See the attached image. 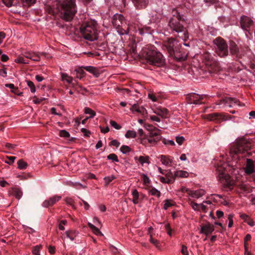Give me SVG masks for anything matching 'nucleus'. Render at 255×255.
<instances>
[{
  "instance_id": "nucleus-19",
  "label": "nucleus",
  "mask_w": 255,
  "mask_h": 255,
  "mask_svg": "<svg viewBox=\"0 0 255 255\" xmlns=\"http://www.w3.org/2000/svg\"><path fill=\"white\" fill-rule=\"evenodd\" d=\"M153 113L162 118H166L169 115L168 110L162 107H160L154 110Z\"/></svg>"
},
{
  "instance_id": "nucleus-17",
  "label": "nucleus",
  "mask_w": 255,
  "mask_h": 255,
  "mask_svg": "<svg viewBox=\"0 0 255 255\" xmlns=\"http://www.w3.org/2000/svg\"><path fill=\"white\" fill-rule=\"evenodd\" d=\"M162 165L168 167L171 165L173 160L170 156L165 155H160L158 157Z\"/></svg>"
},
{
  "instance_id": "nucleus-50",
  "label": "nucleus",
  "mask_w": 255,
  "mask_h": 255,
  "mask_svg": "<svg viewBox=\"0 0 255 255\" xmlns=\"http://www.w3.org/2000/svg\"><path fill=\"white\" fill-rule=\"evenodd\" d=\"M15 61L16 63H22V64H27L28 61H26L23 57H19L15 59Z\"/></svg>"
},
{
  "instance_id": "nucleus-42",
  "label": "nucleus",
  "mask_w": 255,
  "mask_h": 255,
  "mask_svg": "<svg viewBox=\"0 0 255 255\" xmlns=\"http://www.w3.org/2000/svg\"><path fill=\"white\" fill-rule=\"evenodd\" d=\"M107 158L108 159L111 160L114 162H118L119 161L117 155L114 153L110 154L108 155Z\"/></svg>"
},
{
  "instance_id": "nucleus-2",
  "label": "nucleus",
  "mask_w": 255,
  "mask_h": 255,
  "mask_svg": "<svg viewBox=\"0 0 255 255\" xmlns=\"http://www.w3.org/2000/svg\"><path fill=\"white\" fill-rule=\"evenodd\" d=\"M80 32L86 40L93 41L98 38L97 22L94 20L82 24L80 28Z\"/></svg>"
},
{
  "instance_id": "nucleus-40",
  "label": "nucleus",
  "mask_w": 255,
  "mask_h": 255,
  "mask_svg": "<svg viewBox=\"0 0 255 255\" xmlns=\"http://www.w3.org/2000/svg\"><path fill=\"white\" fill-rule=\"evenodd\" d=\"M17 163L18 167L20 169H24L27 166V164L22 159L19 160L17 161Z\"/></svg>"
},
{
  "instance_id": "nucleus-14",
  "label": "nucleus",
  "mask_w": 255,
  "mask_h": 255,
  "mask_svg": "<svg viewBox=\"0 0 255 255\" xmlns=\"http://www.w3.org/2000/svg\"><path fill=\"white\" fill-rule=\"evenodd\" d=\"M214 230L215 227L214 225L208 223L201 226L200 233L208 236L212 234Z\"/></svg>"
},
{
  "instance_id": "nucleus-34",
  "label": "nucleus",
  "mask_w": 255,
  "mask_h": 255,
  "mask_svg": "<svg viewBox=\"0 0 255 255\" xmlns=\"http://www.w3.org/2000/svg\"><path fill=\"white\" fill-rule=\"evenodd\" d=\"M12 194L17 199H20L22 196V193L20 189L17 188L12 189Z\"/></svg>"
},
{
  "instance_id": "nucleus-46",
  "label": "nucleus",
  "mask_w": 255,
  "mask_h": 255,
  "mask_svg": "<svg viewBox=\"0 0 255 255\" xmlns=\"http://www.w3.org/2000/svg\"><path fill=\"white\" fill-rule=\"evenodd\" d=\"M59 135L61 137H68L70 136L69 133L65 130H61L59 131Z\"/></svg>"
},
{
  "instance_id": "nucleus-39",
  "label": "nucleus",
  "mask_w": 255,
  "mask_h": 255,
  "mask_svg": "<svg viewBox=\"0 0 255 255\" xmlns=\"http://www.w3.org/2000/svg\"><path fill=\"white\" fill-rule=\"evenodd\" d=\"M116 178V177L114 175H111L106 176L104 178L105 181V185L107 186L110 182H111L113 180Z\"/></svg>"
},
{
  "instance_id": "nucleus-51",
  "label": "nucleus",
  "mask_w": 255,
  "mask_h": 255,
  "mask_svg": "<svg viewBox=\"0 0 255 255\" xmlns=\"http://www.w3.org/2000/svg\"><path fill=\"white\" fill-rule=\"evenodd\" d=\"M181 252L183 255H189V252L188 251L187 247L183 245H182V249L181 250Z\"/></svg>"
},
{
  "instance_id": "nucleus-16",
  "label": "nucleus",
  "mask_w": 255,
  "mask_h": 255,
  "mask_svg": "<svg viewBox=\"0 0 255 255\" xmlns=\"http://www.w3.org/2000/svg\"><path fill=\"white\" fill-rule=\"evenodd\" d=\"M61 199V196L58 195H55L52 197H50L47 200H45L42 203V206L45 208H47L54 205L55 203L59 201Z\"/></svg>"
},
{
  "instance_id": "nucleus-63",
  "label": "nucleus",
  "mask_w": 255,
  "mask_h": 255,
  "mask_svg": "<svg viewBox=\"0 0 255 255\" xmlns=\"http://www.w3.org/2000/svg\"><path fill=\"white\" fill-rule=\"evenodd\" d=\"M181 191L183 193H187L189 196L190 192H191V190L185 187H182L181 188Z\"/></svg>"
},
{
  "instance_id": "nucleus-9",
  "label": "nucleus",
  "mask_w": 255,
  "mask_h": 255,
  "mask_svg": "<svg viewBox=\"0 0 255 255\" xmlns=\"http://www.w3.org/2000/svg\"><path fill=\"white\" fill-rule=\"evenodd\" d=\"M245 149L244 145L241 142L234 143L230 149V155L233 157L237 155L239 153H243L245 152Z\"/></svg>"
},
{
  "instance_id": "nucleus-1",
  "label": "nucleus",
  "mask_w": 255,
  "mask_h": 255,
  "mask_svg": "<svg viewBox=\"0 0 255 255\" xmlns=\"http://www.w3.org/2000/svg\"><path fill=\"white\" fill-rule=\"evenodd\" d=\"M217 170L218 172V178L219 180L225 186L230 187L232 186L234 182L231 179L229 173H232L234 170V163H229L219 160V162L216 163Z\"/></svg>"
},
{
  "instance_id": "nucleus-62",
  "label": "nucleus",
  "mask_w": 255,
  "mask_h": 255,
  "mask_svg": "<svg viewBox=\"0 0 255 255\" xmlns=\"http://www.w3.org/2000/svg\"><path fill=\"white\" fill-rule=\"evenodd\" d=\"M111 145L118 147L120 146V143L117 140L115 139V140H113L111 141Z\"/></svg>"
},
{
  "instance_id": "nucleus-44",
  "label": "nucleus",
  "mask_w": 255,
  "mask_h": 255,
  "mask_svg": "<svg viewBox=\"0 0 255 255\" xmlns=\"http://www.w3.org/2000/svg\"><path fill=\"white\" fill-rule=\"evenodd\" d=\"M26 82L27 83V86L30 89V91L32 93H35L36 91V89H35V87L34 83L32 81H29V80H27Z\"/></svg>"
},
{
  "instance_id": "nucleus-45",
  "label": "nucleus",
  "mask_w": 255,
  "mask_h": 255,
  "mask_svg": "<svg viewBox=\"0 0 255 255\" xmlns=\"http://www.w3.org/2000/svg\"><path fill=\"white\" fill-rule=\"evenodd\" d=\"M208 120L210 121H216L218 119L219 115L217 114L213 113L207 116Z\"/></svg>"
},
{
  "instance_id": "nucleus-26",
  "label": "nucleus",
  "mask_w": 255,
  "mask_h": 255,
  "mask_svg": "<svg viewBox=\"0 0 255 255\" xmlns=\"http://www.w3.org/2000/svg\"><path fill=\"white\" fill-rule=\"evenodd\" d=\"M141 181L144 186V188L146 190L148 189L151 186V180L147 176V175L144 173L141 174Z\"/></svg>"
},
{
  "instance_id": "nucleus-49",
  "label": "nucleus",
  "mask_w": 255,
  "mask_h": 255,
  "mask_svg": "<svg viewBox=\"0 0 255 255\" xmlns=\"http://www.w3.org/2000/svg\"><path fill=\"white\" fill-rule=\"evenodd\" d=\"M14 0H1L3 3L6 6H11L13 3Z\"/></svg>"
},
{
  "instance_id": "nucleus-57",
  "label": "nucleus",
  "mask_w": 255,
  "mask_h": 255,
  "mask_svg": "<svg viewBox=\"0 0 255 255\" xmlns=\"http://www.w3.org/2000/svg\"><path fill=\"white\" fill-rule=\"evenodd\" d=\"M163 142L164 144H169L171 145H175L174 141L173 140H167V139H164Z\"/></svg>"
},
{
  "instance_id": "nucleus-29",
  "label": "nucleus",
  "mask_w": 255,
  "mask_h": 255,
  "mask_svg": "<svg viewBox=\"0 0 255 255\" xmlns=\"http://www.w3.org/2000/svg\"><path fill=\"white\" fill-rule=\"evenodd\" d=\"M165 175L170 184L173 183L175 181V178L176 177L175 175H174V172H172L171 170H169Z\"/></svg>"
},
{
  "instance_id": "nucleus-60",
  "label": "nucleus",
  "mask_w": 255,
  "mask_h": 255,
  "mask_svg": "<svg viewBox=\"0 0 255 255\" xmlns=\"http://www.w3.org/2000/svg\"><path fill=\"white\" fill-rule=\"evenodd\" d=\"M150 119L152 121H155L156 122H160V118L159 117H158L157 116H154V115L150 116Z\"/></svg>"
},
{
  "instance_id": "nucleus-24",
  "label": "nucleus",
  "mask_w": 255,
  "mask_h": 255,
  "mask_svg": "<svg viewBox=\"0 0 255 255\" xmlns=\"http://www.w3.org/2000/svg\"><path fill=\"white\" fill-rule=\"evenodd\" d=\"M229 48L232 55H236L237 57L239 56V48L235 42H230Z\"/></svg>"
},
{
  "instance_id": "nucleus-37",
  "label": "nucleus",
  "mask_w": 255,
  "mask_h": 255,
  "mask_svg": "<svg viewBox=\"0 0 255 255\" xmlns=\"http://www.w3.org/2000/svg\"><path fill=\"white\" fill-rule=\"evenodd\" d=\"M84 113L86 114L90 115V116L88 117L89 118H93L96 115V113L93 110L88 107L85 108Z\"/></svg>"
},
{
  "instance_id": "nucleus-61",
  "label": "nucleus",
  "mask_w": 255,
  "mask_h": 255,
  "mask_svg": "<svg viewBox=\"0 0 255 255\" xmlns=\"http://www.w3.org/2000/svg\"><path fill=\"white\" fill-rule=\"evenodd\" d=\"M81 132L85 136H89L90 134V132L85 128H82L81 129Z\"/></svg>"
},
{
  "instance_id": "nucleus-11",
  "label": "nucleus",
  "mask_w": 255,
  "mask_h": 255,
  "mask_svg": "<svg viewBox=\"0 0 255 255\" xmlns=\"http://www.w3.org/2000/svg\"><path fill=\"white\" fill-rule=\"evenodd\" d=\"M42 54L45 55L44 53H39L31 51H27L23 54L24 56L28 59H30L34 61H39L40 60V55Z\"/></svg>"
},
{
  "instance_id": "nucleus-59",
  "label": "nucleus",
  "mask_w": 255,
  "mask_h": 255,
  "mask_svg": "<svg viewBox=\"0 0 255 255\" xmlns=\"http://www.w3.org/2000/svg\"><path fill=\"white\" fill-rule=\"evenodd\" d=\"M8 161H6L5 162L8 164H11L14 162L15 159L16 158L14 156L8 157Z\"/></svg>"
},
{
  "instance_id": "nucleus-18",
  "label": "nucleus",
  "mask_w": 255,
  "mask_h": 255,
  "mask_svg": "<svg viewBox=\"0 0 255 255\" xmlns=\"http://www.w3.org/2000/svg\"><path fill=\"white\" fill-rule=\"evenodd\" d=\"M135 7L137 9L145 8L149 3V0H131Z\"/></svg>"
},
{
  "instance_id": "nucleus-53",
  "label": "nucleus",
  "mask_w": 255,
  "mask_h": 255,
  "mask_svg": "<svg viewBox=\"0 0 255 255\" xmlns=\"http://www.w3.org/2000/svg\"><path fill=\"white\" fill-rule=\"evenodd\" d=\"M148 98L153 102H156L158 100V97L153 93L148 94Z\"/></svg>"
},
{
  "instance_id": "nucleus-55",
  "label": "nucleus",
  "mask_w": 255,
  "mask_h": 255,
  "mask_svg": "<svg viewBox=\"0 0 255 255\" xmlns=\"http://www.w3.org/2000/svg\"><path fill=\"white\" fill-rule=\"evenodd\" d=\"M46 10H48L49 14H52L53 16H55V11L51 6H47L46 7Z\"/></svg>"
},
{
  "instance_id": "nucleus-4",
  "label": "nucleus",
  "mask_w": 255,
  "mask_h": 255,
  "mask_svg": "<svg viewBox=\"0 0 255 255\" xmlns=\"http://www.w3.org/2000/svg\"><path fill=\"white\" fill-rule=\"evenodd\" d=\"M146 60L149 64L157 67H161L165 64V59L163 55L160 52L154 50L147 52Z\"/></svg>"
},
{
  "instance_id": "nucleus-58",
  "label": "nucleus",
  "mask_w": 255,
  "mask_h": 255,
  "mask_svg": "<svg viewBox=\"0 0 255 255\" xmlns=\"http://www.w3.org/2000/svg\"><path fill=\"white\" fill-rule=\"evenodd\" d=\"M0 75L3 78L7 76V71L5 68L0 69Z\"/></svg>"
},
{
  "instance_id": "nucleus-36",
  "label": "nucleus",
  "mask_w": 255,
  "mask_h": 255,
  "mask_svg": "<svg viewBox=\"0 0 255 255\" xmlns=\"http://www.w3.org/2000/svg\"><path fill=\"white\" fill-rule=\"evenodd\" d=\"M136 135V132L133 130H128L125 134V137L127 138H135Z\"/></svg>"
},
{
  "instance_id": "nucleus-10",
  "label": "nucleus",
  "mask_w": 255,
  "mask_h": 255,
  "mask_svg": "<svg viewBox=\"0 0 255 255\" xmlns=\"http://www.w3.org/2000/svg\"><path fill=\"white\" fill-rule=\"evenodd\" d=\"M222 101L226 106L230 108H236L241 106L240 101L236 98L226 97Z\"/></svg>"
},
{
  "instance_id": "nucleus-41",
  "label": "nucleus",
  "mask_w": 255,
  "mask_h": 255,
  "mask_svg": "<svg viewBox=\"0 0 255 255\" xmlns=\"http://www.w3.org/2000/svg\"><path fill=\"white\" fill-rule=\"evenodd\" d=\"M121 151L123 154H127L131 151V148L128 145H122L120 148Z\"/></svg>"
},
{
  "instance_id": "nucleus-21",
  "label": "nucleus",
  "mask_w": 255,
  "mask_h": 255,
  "mask_svg": "<svg viewBox=\"0 0 255 255\" xmlns=\"http://www.w3.org/2000/svg\"><path fill=\"white\" fill-rule=\"evenodd\" d=\"M134 159L136 162H138L141 166H143L144 164L149 165L150 163L149 156L148 155L135 156Z\"/></svg>"
},
{
  "instance_id": "nucleus-28",
  "label": "nucleus",
  "mask_w": 255,
  "mask_h": 255,
  "mask_svg": "<svg viewBox=\"0 0 255 255\" xmlns=\"http://www.w3.org/2000/svg\"><path fill=\"white\" fill-rule=\"evenodd\" d=\"M203 95H200L196 93H192L190 96L191 100L193 101V103L195 104H198V102L203 99Z\"/></svg>"
},
{
  "instance_id": "nucleus-35",
  "label": "nucleus",
  "mask_w": 255,
  "mask_h": 255,
  "mask_svg": "<svg viewBox=\"0 0 255 255\" xmlns=\"http://www.w3.org/2000/svg\"><path fill=\"white\" fill-rule=\"evenodd\" d=\"M149 242L153 244L158 250H160V244L159 241L153 239L152 235L150 234Z\"/></svg>"
},
{
  "instance_id": "nucleus-3",
  "label": "nucleus",
  "mask_w": 255,
  "mask_h": 255,
  "mask_svg": "<svg viewBox=\"0 0 255 255\" xmlns=\"http://www.w3.org/2000/svg\"><path fill=\"white\" fill-rule=\"evenodd\" d=\"M56 2V5H60L63 16H74L77 12L75 0H64L62 2L58 0H51Z\"/></svg>"
},
{
  "instance_id": "nucleus-25",
  "label": "nucleus",
  "mask_w": 255,
  "mask_h": 255,
  "mask_svg": "<svg viewBox=\"0 0 255 255\" xmlns=\"http://www.w3.org/2000/svg\"><path fill=\"white\" fill-rule=\"evenodd\" d=\"M205 194V191L203 189H198L197 190H191L190 192V196L193 198L198 199Z\"/></svg>"
},
{
  "instance_id": "nucleus-56",
  "label": "nucleus",
  "mask_w": 255,
  "mask_h": 255,
  "mask_svg": "<svg viewBox=\"0 0 255 255\" xmlns=\"http://www.w3.org/2000/svg\"><path fill=\"white\" fill-rule=\"evenodd\" d=\"M45 100V98L40 97V98H37L34 97V99L33 100V102L34 104H39Z\"/></svg>"
},
{
  "instance_id": "nucleus-48",
  "label": "nucleus",
  "mask_w": 255,
  "mask_h": 255,
  "mask_svg": "<svg viewBox=\"0 0 255 255\" xmlns=\"http://www.w3.org/2000/svg\"><path fill=\"white\" fill-rule=\"evenodd\" d=\"M173 205L171 201L169 200H166L165 201V203L164 204V209L165 210H167L169 207H171Z\"/></svg>"
},
{
  "instance_id": "nucleus-43",
  "label": "nucleus",
  "mask_w": 255,
  "mask_h": 255,
  "mask_svg": "<svg viewBox=\"0 0 255 255\" xmlns=\"http://www.w3.org/2000/svg\"><path fill=\"white\" fill-rule=\"evenodd\" d=\"M41 248V245H37L34 247L32 251L33 254H34V255H40V250Z\"/></svg>"
},
{
  "instance_id": "nucleus-30",
  "label": "nucleus",
  "mask_w": 255,
  "mask_h": 255,
  "mask_svg": "<svg viewBox=\"0 0 255 255\" xmlns=\"http://www.w3.org/2000/svg\"><path fill=\"white\" fill-rule=\"evenodd\" d=\"M174 175L176 177L186 178L189 176V173L186 171L179 170L174 171Z\"/></svg>"
},
{
  "instance_id": "nucleus-15",
  "label": "nucleus",
  "mask_w": 255,
  "mask_h": 255,
  "mask_svg": "<svg viewBox=\"0 0 255 255\" xmlns=\"http://www.w3.org/2000/svg\"><path fill=\"white\" fill-rule=\"evenodd\" d=\"M245 172L247 175H251L255 172V166L254 161L251 159H247Z\"/></svg>"
},
{
  "instance_id": "nucleus-8",
  "label": "nucleus",
  "mask_w": 255,
  "mask_h": 255,
  "mask_svg": "<svg viewBox=\"0 0 255 255\" xmlns=\"http://www.w3.org/2000/svg\"><path fill=\"white\" fill-rule=\"evenodd\" d=\"M211 204L212 202L209 200L204 201L201 204L196 203L193 201H191L190 202V205L193 210L196 211H202L205 213L207 212V205H210Z\"/></svg>"
},
{
  "instance_id": "nucleus-23",
  "label": "nucleus",
  "mask_w": 255,
  "mask_h": 255,
  "mask_svg": "<svg viewBox=\"0 0 255 255\" xmlns=\"http://www.w3.org/2000/svg\"><path fill=\"white\" fill-rule=\"evenodd\" d=\"M131 196L132 197L131 201L134 205L138 204L142 200V199L140 197L139 192L136 189L132 190Z\"/></svg>"
},
{
  "instance_id": "nucleus-6",
  "label": "nucleus",
  "mask_w": 255,
  "mask_h": 255,
  "mask_svg": "<svg viewBox=\"0 0 255 255\" xmlns=\"http://www.w3.org/2000/svg\"><path fill=\"white\" fill-rule=\"evenodd\" d=\"M154 129V130H151L148 134L144 135L143 138H140V143L144 145H146L148 143L155 144L161 140L160 130L157 128Z\"/></svg>"
},
{
  "instance_id": "nucleus-12",
  "label": "nucleus",
  "mask_w": 255,
  "mask_h": 255,
  "mask_svg": "<svg viewBox=\"0 0 255 255\" xmlns=\"http://www.w3.org/2000/svg\"><path fill=\"white\" fill-rule=\"evenodd\" d=\"M204 59L205 60V64L212 69H214L218 64L217 60L211 54L207 53L204 54Z\"/></svg>"
},
{
  "instance_id": "nucleus-38",
  "label": "nucleus",
  "mask_w": 255,
  "mask_h": 255,
  "mask_svg": "<svg viewBox=\"0 0 255 255\" xmlns=\"http://www.w3.org/2000/svg\"><path fill=\"white\" fill-rule=\"evenodd\" d=\"M82 68H83L82 67L81 68H79L75 70L76 72V78L78 79H81L84 76L85 72Z\"/></svg>"
},
{
  "instance_id": "nucleus-31",
  "label": "nucleus",
  "mask_w": 255,
  "mask_h": 255,
  "mask_svg": "<svg viewBox=\"0 0 255 255\" xmlns=\"http://www.w3.org/2000/svg\"><path fill=\"white\" fill-rule=\"evenodd\" d=\"M88 225L94 234L97 236H103V234L102 233V232L95 226L91 223H88Z\"/></svg>"
},
{
  "instance_id": "nucleus-20",
  "label": "nucleus",
  "mask_w": 255,
  "mask_h": 255,
  "mask_svg": "<svg viewBox=\"0 0 255 255\" xmlns=\"http://www.w3.org/2000/svg\"><path fill=\"white\" fill-rule=\"evenodd\" d=\"M78 234V233L76 231H66L61 238L63 241H65L66 238H68L71 241H73Z\"/></svg>"
},
{
  "instance_id": "nucleus-5",
  "label": "nucleus",
  "mask_w": 255,
  "mask_h": 255,
  "mask_svg": "<svg viewBox=\"0 0 255 255\" xmlns=\"http://www.w3.org/2000/svg\"><path fill=\"white\" fill-rule=\"evenodd\" d=\"M184 22V19H182L181 17H172L169 21V25L173 31L177 33H183V36L181 37L186 39L188 38L189 34L183 25Z\"/></svg>"
},
{
  "instance_id": "nucleus-32",
  "label": "nucleus",
  "mask_w": 255,
  "mask_h": 255,
  "mask_svg": "<svg viewBox=\"0 0 255 255\" xmlns=\"http://www.w3.org/2000/svg\"><path fill=\"white\" fill-rule=\"evenodd\" d=\"M130 110L132 112H137L139 113H141L142 112L143 110V108L142 107H139L137 104H133L131 106L130 108Z\"/></svg>"
},
{
  "instance_id": "nucleus-54",
  "label": "nucleus",
  "mask_w": 255,
  "mask_h": 255,
  "mask_svg": "<svg viewBox=\"0 0 255 255\" xmlns=\"http://www.w3.org/2000/svg\"><path fill=\"white\" fill-rule=\"evenodd\" d=\"M184 139V137L182 136L176 137V141L177 143H178L179 145H181L183 143Z\"/></svg>"
},
{
  "instance_id": "nucleus-47",
  "label": "nucleus",
  "mask_w": 255,
  "mask_h": 255,
  "mask_svg": "<svg viewBox=\"0 0 255 255\" xmlns=\"http://www.w3.org/2000/svg\"><path fill=\"white\" fill-rule=\"evenodd\" d=\"M66 203L72 207L73 208H75V206L73 205L74 201L71 198L67 197L64 199Z\"/></svg>"
},
{
  "instance_id": "nucleus-7",
  "label": "nucleus",
  "mask_w": 255,
  "mask_h": 255,
  "mask_svg": "<svg viewBox=\"0 0 255 255\" xmlns=\"http://www.w3.org/2000/svg\"><path fill=\"white\" fill-rule=\"evenodd\" d=\"M214 43L216 45V52L220 57H224L228 55V46L223 38H216L214 40Z\"/></svg>"
},
{
  "instance_id": "nucleus-22",
  "label": "nucleus",
  "mask_w": 255,
  "mask_h": 255,
  "mask_svg": "<svg viewBox=\"0 0 255 255\" xmlns=\"http://www.w3.org/2000/svg\"><path fill=\"white\" fill-rule=\"evenodd\" d=\"M82 68L93 75L95 77H98L101 74L99 70L95 67L92 66H83Z\"/></svg>"
},
{
  "instance_id": "nucleus-13",
  "label": "nucleus",
  "mask_w": 255,
  "mask_h": 255,
  "mask_svg": "<svg viewBox=\"0 0 255 255\" xmlns=\"http://www.w3.org/2000/svg\"><path fill=\"white\" fill-rule=\"evenodd\" d=\"M240 24L243 29L247 30L253 24V21L251 17H241Z\"/></svg>"
},
{
  "instance_id": "nucleus-33",
  "label": "nucleus",
  "mask_w": 255,
  "mask_h": 255,
  "mask_svg": "<svg viewBox=\"0 0 255 255\" xmlns=\"http://www.w3.org/2000/svg\"><path fill=\"white\" fill-rule=\"evenodd\" d=\"M61 79L62 81H66L69 84H72L73 81V78L66 73L61 74Z\"/></svg>"
},
{
  "instance_id": "nucleus-27",
  "label": "nucleus",
  "mask_w": 255,
  "mask_h": 255,
  "mask_svg": "<svg viewBox=\"0 0 255 255\" xmlns=\"http://www.w3.org/2000/svg\"><path fill=\"white\" fill-rule=\"evenodd\" d=\"M149 194L159 198L161 195L160 191L154 187L150 186L148 189H146Z\"/></svg>"
},
{
  "instance_id": "nucleus-52",
  "label": "nucleus",
  "mask_w": 255,
  "mask_h": 255,
  "mask_svg": "<svg viewBox=\"0 0 255 255\" xmlns=\"http://www.w3.org/2000/svg\"><path fill=\"white\" fill-rule=\"evenodd\" d=\"M111 125L116 129H120L121 128V126L118 125L115 121H111L110 122Z\"/></svg>"
},
{
  "instance_id": "nucleus-64",
  "label": "nucleus",
  "mask_w": 255,
  "mask_h": 255,
  "mask_svg": "<svg viewBox=\"0 0 255 255\" xmlns=\"http://www.w3.org/2000/svg\"><path fill=\"white\" fill-rule=\"evenodd\" d=\"M144 127L148 130L149 131V132L151 130H155V127H153L151 125H145L144 126Z\"/></svg>"
}]
</instances>
